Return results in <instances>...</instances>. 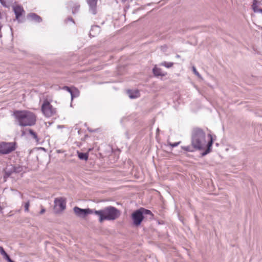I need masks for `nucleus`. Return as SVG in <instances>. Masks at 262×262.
Segmentation results:
<instances>
[{
    "mask_svg": "<svg viewBox=\"0 0 262 262\" xmlns=\"http://www.w3.org/2000/svg\"><path fill=\"white\" fill-rule=\"evenodd\" d=\"M173 64V63L172 62H167L166 61H164L161 63L162 66L168 68L172 67Z\"/></svg>",
    "mask_w": 262,
    "mask_h": 262,
    "instance_id": "aec40b11",
    "label": "nucleus"
},
{
    "mask_svg": "<svg viewBox=\"0 0 262 262\" xmlns=\"http://www.w3.org/2000/svg\"><path fill=\"white\" fill-rule=\"evenodd\" d=\"M29 133L32 136V137L37 141V137L35 133H34L32 129L29 130Z\"/></svg>",
    "mask_w": 262,
    "mask_h": 262,
    "instance_id": "b1692460",
    "label": "nucleus"
},
{
    "mask_svg": "<svg viewBox=\"0 0 262 262\" xmlns=\"http://www.w3.org/2000/svg\"><path fill=\"white\" fill-rule=\"evenodd\" d=\"M192 71L193 72V73H194V74L199 78H201V79H202L201 75L199 74V73L197 71L196 68L195 67H192Z\"/></svg>",
    "mask_w": 262,
    "mask_h": 262,
    "instance_id": "4be33fe9",
    "label": "nucleus"
},
{
    "mask_svg": "<svg viewBox=\"0 0 262 262\" xmlns=\"http://www.w3.org/2000/svg\"><path fill=\"white\" fill-rule=\"evenodd\" d=\"M54 204L53 211L55 214L60 213L66 209V200L62 197L55 199Z\"/></svg>",
    "mask_w": 262,
    "mask_h": 262,
    "instance_id": "39448f33",
    "label": "nucleus"
},
{
    "mask_svg": "<svg viewBox=\"0 0 262 262\" xmlns=\"http://www.w3.org/2000/svg\"><path fill=\"white\" fill-rule=\"evenodd\" d=\"M63 89L64 90H67V91H68V92L70 93V94H71V99H72H72H73V97H74V96H73V92H72V90L70 89V88H69V87H68V86H64V87L63 88Z\"/></svg>",
    "mask_w": 262,
    "mask_h": 262,
    "instance_id": "5701e85b",
    "label": "nucleus"
},
{
    "mask_svg": "<svg viewBox=\"0 0 262 262\" xmlns=\"http://www.w3.org/2000/svg\"><path fill=\"white\" fill-rule=\"evenodd\" d=\"M75 91L77 92L78 94H79V92L77 90V89H75Z\"/></svg>",
    "mask_w": 262,
    "mask_h": 262,
    "instance_id": "7c9ffc66",
    "label": "nucleus"
},
{
    "mask_svg": "<svg viewBox=\"0 0 262 262\" xmlns=\"http://www.w3.org/2000/svg\"><path fill=\"white\" fill-rule=\"evenodd\" d=\"M97 2V0H88V3L90 6V9L92 11V13L94 14H96Z\"/></svg>",
    "mask_w": 262,
    "mask_h": 262,
    "instance_id": "f8f14e48",
    "label": "nucleus"
},
{
    "mask_svg": "<svg viewBox=\"0 0 262 262\" xmlns=\"http://www.w3.org/2000/svg\"><path fill=\"white\" fill-rule=\"evenodd\" d=\"M16 148L15 142H0V154L7 155L14 151Z\"/></svg>",
    "mask_w": 262,
    "mask_h": 262,
    "instance_id": "20e7f679",
    "label": "nucleus"
},
{
    "mask_svg": "<svg viewBox=\"0 0 262 262\" xmlns=\"http://www.w3.org/2000/svg\"><path fill=\"white\" fill-rule=\"evenodd\" d=\"M77 154L78 158L81 160H84L86 161L88 159V153H83L78 151Z\"/></svg>",
    "mask_w": 262,
    "mask_h": 262,
    "instance_id": "2eb2a0df",
    "label": "nucleus"
},
{
    "mask_svg": "<svg viewBox=\"0 0 262 262\" xmlns=\"http://www.w3.org/2000/svg\"><path fill=\"white\" fill-rule=\"evenodd\" d=\"M144 219V216L140 209L134 211L132 214V219L134 225L139 226Z\"/></svg>",
    "mask_w": 262,
    "mask_h": 262,
    "instance_id": "6e6552de",
    "label": "nucleus"
},
{
    "mask_svg": "<svg viewBox=\"0 0 262 262\" xmlns=\"http://www.w3.org/2000/svg\"><path fill=\"white\" fill-rule=\"evenodd\" d=\"M252 8L254 12H261L262 13V9L258 8L257 5V1L254 0L253 4L252 5Z\"/></svg>",
    "mask_w": 262,
    "mask_h": 262,
    "instance_id": "4468645a",
    "label": "nucleus"
},
{
    "mask_svg": "<svg viewBox=\"0 0 262 262\" xmlns=\"http://www.w3.org/2000/svg\"><path fill=\"white\" fill-rule=\"evenodd\" d=\"M28 16L32 20H34L37 22H40L41 20V18L35 13H31Z\"/></svg>",
    "mask_w": 262,
    "mask_h": 262,
    "instance_id": "ddd939ff",
    "label": "nucleus"
},
{
    "mask_svg": "<svg viewBox=\"0 0 262 262\" xmlns=\"http://www.w3.org/2000/svg\"><path fill=\"white\" fill-rule=\"evenodd\" d=\"M139 209L141 210V212H142V214L143 216H144L145 215L149 214L151 216H152V214L150 210H147V209H145L142 208H140Z\"/></svg>",
    "mask_w": 262,
    "mask_h": 262,
    "instance_id": "a211bd4d",
    "label": "nucleus"
},
{
    "mask_svg": "<svg viewBox=\"0 0 262 262\" xmlns=\"http://www.w3.org/2000/svg\"><path fill=\"white\" fill-rule=\"evenodd\" d=\"M127 93L131 99H135L140 96V92L138 90H127Z\"/></svg>",
    "mask_w": 262,
    "mask_h": 262,
    "instance_id": "9b49d317",
    "label": "nucleus"
},
{
    "mask_svg": "<svg viewBox=\"0 0 262 262\" xmlns=\"http://www.w3.org/2000/svg\"><path fill=\"white\" fill-rule=\"evenodd\" d=\"M182 149H183L184 150H186V151H190V152H192L193 151V148H194L193 146L192 147H191V146H182Z\"/></svg>",
    "mask_w": 262,
    "mask_h": 262,
    "instance_id": "412c9836",
    "label": "nucleus"
},
{
    "mask_svg": "<svg viewBox=\"0 0 262 262\" xmlns=\"http://www.w3.org/2000/svg\"><path fill=\"white\" fill-rule=\"evenodd\" d=\"M14 116L18 124L21 126L33 125L36 121L35 114L28 111H16L14 112Z\"/></svg>",
    "mask_w": 262,
    "mask_h": 262,
    "instance_id": "f257e3e1",
    "label": "nucleus"
},
{
    "mask_svg": "<svg viewBox=\"0 0 262 262\" xmlns=\"http://www.w3.org/2000/svg\"><path fill=\"white\" fill-rule=\"evenodd\" d=\"M0 253L3 256L4 258L7 260L10 258L9 256L4 250V248L1 246H0Z\"/></svg>",
    "mask_w": 262,
    "mask_h": 262,
    "instance_id": "dca6fc26",
    "label": "nucleus"
},
{
    "mask_svg": "<svg viewBox=\"0 0 262 262\" xmlns=\"http://www.w3.org/2000/svg\"><path fill=\"white\" fill-rule=\"evenodd\" d=\"M176 57H177V58H180V56L179 55H177L176 56Z\"/></svg>",
    "mask_w": 262,
    "mask_h": 262,
    "instance_id": "c756f323",
    "label": "nucleus"
},
{
    "mask_svg": "<svg viewBox=\"0 0 262 262\" xmlns=\"http://www.w3.org/2000/svg\"><path fill=\"white\" fill-rule=\"evenodd\" d=\"M73 211L77 216L82 218L85 217L88 214L94 213L95 211L93 209H81L78 207H74Z\"/></svg>",
    "mask_w": 262,
    "mask_h": 262,
    "instance_id": "0eeeda50",
    "label": "nucleus"
},
{
    "mask_svg": "<svg viewBox=\"0 0 262 262\" xmlns=\"http://www.w3.org/2000/svg\"><path fill=\"white\" fill-rule=\"evenodd\" d=\"M29 206H30V203L28 201V202H26L25 204L24 207H25V211H26V212H28L29 211Z\"/></svg>",
    "mask_w": 262,
    "mask_h": 262,
    "instance_id": "a878e982",
    "label": "nucleus"
},
{
    "mask_svg": "<svg viewBox=\"0 0 262 262\" xmlns=\"http://www.w3.org/2000/svg\"><path fill=\"white\" fill-rule=\"evenodd\" d=\"M0 2L3 6L5 7H9V5L7 3V0H0Z\"/></svg>",
    "mask_w": 262,
    "mask_h": 262,
    "instance_id": "393cba45",
    "label": "nucleus"
},
{
    "mask_svg": "<svg viewBox=\"0 0 262 262\" xmlns=\"http://www.w3.org/2000/svg\"><path fill=\"white\" fill-rule=\"evenodd\" d=\"M79 8V6H76L74 8V9L73 10V13H75L77 10H78Z\"/></svg>",
    "mask_w": 262,
    "mask_h": 262,
    "instance_id": "c85d7f7f",
    "label": "nucleus"
},
{
    "mask_svg": "<svg viewBox=\"0 0 262 262\" xmlns=\"http://www.w3.org/2000/svg\"><path fill=\"white\" fill-rule=\"evenodd\" d=\"M209 138H210V141H209L208 143V149L205 152V154H206L208 152H209V149H210V147L212 146V136L211 135H208Z\"/></svg>",
    "mask_w": 262,
    "mask_h": 262,
    "instance_id": "6ab92c4d",
    "label": "nucleus"
},
{
    "mask_svg": "<svg viewBox=\"0 0 262 262\" xmlns=\"http://www.w3.org/2000/svg\"><path fill=\"white\" fill-rule=\"evenodd\" d=\"M94 213L99 216V222L105 220L112 221L118 219L120 215V211L116 208L110 206L100 210H95Z\"/></svg>",
    "mask_w": 262,
    "mask_h": 262,
    "instance_id": "f03ea898",
    "label": "nucleus"
},
{
    "mask_svg": "<svg viewBox=\"0 0 262 262\" xmlns=\"http://www.w3.org/2000/svg\"><path fill=\"white\" fill-rule=\"evenodd\" d=\"M13 10L16 15V19L22 15L23 13L24 12L23 8L19 6H16L13 7Z\"/></svg>",
    "mask_w": 262,
    "mask_h": 262,
    "instance_id": "9d476101",
    "label": "nucleus"
},
{
    "mask_svg": "<svg viewBox=\"0 0 262 262\" xmlns=\"http://www.w3.org/2000/svg\"><path fill=\"white\" fill-rule=\"evenodd\" d=\"M41 111L47 117H50L56 113V109L47 100L43 101L41 105Z\"/></svg>",
    "mask_w": 262,
    "mask_h": 262,
    "instance_id": "423d86ee",
    "label": "nucleus"
},
{
    "mask_svg": "<svg viewBox=\"0 0 262 262\" xmlns=\"http://www.w3.org/2000/svg\"><path fill=\"white\" fill-rule=\"evenodd\" d=\"M205 133L199 128H194L192 132L191 143L194 148L200 149L206 144Z\"/></svg>",
    "mask_w": 262,
    "mask_h": 262,
    "instance_id": "7ed1b4c3",
    "label": "nucleus"
},
{
    "mask_svg": "<svg viewBox=\"0 0 262 262\" xmlns=\"http://www.w3.org/2000/svg\"><path fill=\"white\" fill-rule=\"evenodd\" d=\"M180 142H176V143H170V142H169V143H168V144H169L170 146H171V147H176V146H178V145L180 143Z\"/></svg>",
    "mask_w": 262,
    "mask_h": 262,
    "instance_id": "bb28decb",
    "label": "nucleus"
},
{
    "mask_svg": "<svg viewBox=\"0 0 262 262\" xmlns=\"http://www.w3.org/2000/svg\"><path fill=\"white\" fill-rule=\"evenodd\" d=\"M14 173H15V171L13 167L11 165L7 166L5 169V175L4 176L5 181H6V178L11 176Z\"/></svg>",
    "mask_w": 262,
    "mask_h": 262,
    "instance_id": "1a4fd4ad",
    "label": "nucleus"
},
{
    "mask_svg": "<svg viewBox=\"0 0 262 262\" xmlns=\"http://www.w3.org/2000/svg\"><path fill=\"white\" fill-rule=\"evenodd\" d=\"M41 209L39 212L40 214H42L43 213H44L46 211V209L42 207V206H41Z\"/></svg>",
    "mask_w": 262,
    "mask_h": 262,
    "instance_id": "cd10ccee",
    "label": "nucleus"
},
{
    "mask_svg": "<svg viewBox=\"0 0 262 262\" xmlns=\"http://www.w3.org/2000/svg\"><path fill=\"white\" fill-rule=\"evenodd\" d=\"M153 73L156 76H164V74L162 73L161 69L156 67L153 69Z\"/></svg>",
    "mask_w": 262,
    "mask_h": 262,
    "instance_id": "f3484780",
    "label": "nucleus"
},
{
    "mask_svg": "<svg viewBox=\"0 0 262 262\" xmlns=\"http://www.w3.org/2000/svg\"><path fill=\"white\" fill-rule=\"evenodd\" d=\"M122 2H125L126 0H121Z\"/></svg>",
    "mask_w": 262,
    "mask_h": 262,
    "instance_id": "2f4dec72",
    "label": "nucleus"
}]
</instances>
